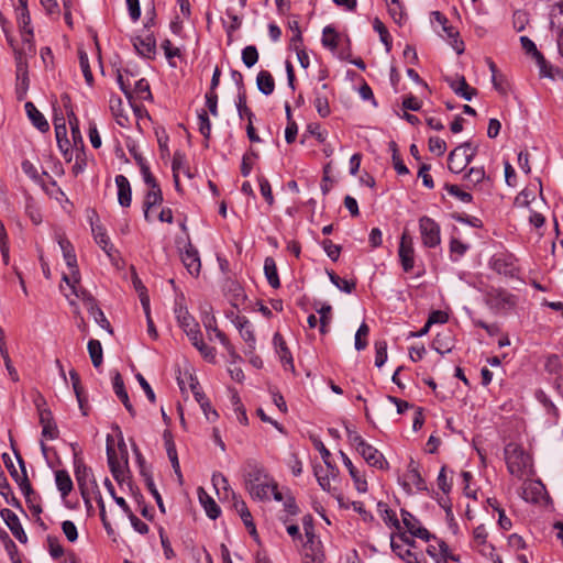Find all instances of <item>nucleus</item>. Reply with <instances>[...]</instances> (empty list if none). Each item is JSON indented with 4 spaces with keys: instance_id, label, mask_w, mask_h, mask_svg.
<instances>
[{
    "instance_id": "obj_1",
    "label": "nucleus",
    "mask_w": 563,
    "mask_h": 563,
    "mask_svg": "<svg viewBox=\"0 0 563 563\" xmlns=\"http://www.w3.org/2000/svg\"><path fill=\"white\" fill-rule=\"evenodd\" d=\"M244 486L254 500H268L271 488H275V479L266 468L255 460H247L244 467Z\"/></svg>"
},
{
    "instance_id": "obj_2",
    "label": "nucleus",
    "mask_w": 563,
    "mask_h": 563,
    "mask_svg": "<svg viewBox=\"0 0 563 563\" xmlns=\"http://www.w3.org/2000/svg\"><path fill=\"white\" fill-rule=\"evenodd\" d=\"M505 460L508 472L522 479L532 473L531 456L516 443H509L505 446Z\"/></svg>"
},
{
    "instance_id": "obj_3",
    "label": "nucleus",
    "mask_w": 563,
    "mask_h": 563,
    "mask_svg": "<svg viewBox=\"0 0 563 563\" xmlns=\"http://www.w3.org/2000/svg\"><path fill=\"white\" fill-rule=\"evenodd\" d=\"M75 477L80 489L81 497L86 505L90 504L92 496L98 493V485L93 477V474L89 467H87L82 461L75 460Z\"/></svg>"
},
{
    "instance_id": "obj_4",
    "label": "nucleus",
    "mask_w": 563,
    "mask_h": 563,
    "mask_svg": "<svg viewBox=\"0 0 563 563\" xmlns=\"http://www.w3.org/2000/svg\"><path fill=\"white\" fill-rule=\"evenodd\" d=\"M477 145L472 142H464L456 146L448 157L449 169L455 174L461 173L477 154Z\"/></svg>"
},
{
    "instance_id": "obj_5",
    "label": "nucleus",
    "mask_w": 563,
    "mask_h": 563,
    "mask_svg": "<svg viewBox=\"0 0 563 563\" xmlns=\"http://www.w3.org/2000/svg\"><path fill=\"white\" fill-rule=\"evenodd\" d=\"M227 318L231 320L241 338L246 344L245 354H253L256 350V336L251 321L244 316H238L233 312H228Z\"/></svg>"
},
{
    "instance_id": "obj_6",
    "label": "nucleus",
    "mask_w": 563,
    "mask_h": 563,
    "mask_svg": "<svg viewBox=\"0 0 563 563\" xmlns=\"http://www.w3.org/2000/svg\"><path fill=\"white\" fill-rule=\"evenodd\" d=\"M419 232L423 246L433 249L441 243V229L438 222L428 216L419 219Z\"/></svg>"
},
{
    "instance_id": "obj_7",
    "label": "nucleus",
    "mask_w": 563,
    "mask_h": 563,
    "mask_svg": "<svg viewBox=\"0 0 563 563\" xmlns=\"http://www.w3.org/2000/svg\"><path fill=\"white\" fill-rule=\"evenodd\" d=\"M202 323L206 331L210 334L213 333L222 346L225 349L233 362L241 361V356L236 353L234 346L228 336L218 328L217 319L212 313L206 312L202 317Z\"/></svg>"
},
{
    "instance_id": "obj_8",
    "label": "nucleus",
    "mask_w": 563,
    "mask_h": 563,
    "mask_svg": "<svg viewBox=\"0 0 563 563\" xmlns=\"http://www.w3.org/2000/svg\"><path fill=\"white\" fill-rule=\"evenodd\" d=\"M15 456H16L18 463L21 467V472H18V470L15 468V466L13 464L11 456L8 453L2 454V460L4 462L5 467L8 468L9 473H10L11 477L20 486L22 493L25 496H29L33 490H32L31 484L27 479L24 461L16 452H15Z\"/></svg>"
},
{
    "instance_id": "obj_9",
    "label": "nucleus",
    "mask_w": 563,
    "mask_h": 563,
    "mask_svg": "<svg viewBox=\"0 0 563 563\" xmlns=\"http://www.w3.org/2000/svg\"><path fill=\"white\" fill-rule=\"evenodd\" d=\"M401 485L408 494L427 490V484L420 474L419 465L416 461L410 460L408 463Z\"/></svg>"
},
{
    "instance_id": "obj_10",
    "label": "nucleus",
    "mask_w": 563,
    "mask_h": 563,
    "mask_svg": "<svg viewBox=\"0 0 563 563\" xmlns=\"http://www.w3.org/2000/svg\"><path fill=\"white\" fill-rule=\"evenodd\" d=\"M488 306L498 311H505L516 306V297L501 288H493L487 292Z\"/></svg>"
},
{
    "instance_id": "obj_11",
    "label": "nucleus",
    "mask_w": 563,
    "mask_h": 563,
    "mask_svg": "<svg viewBox=\"0 0 563 563\" xmlns=\"http://www.w3.org/2000/svg\"><path fill=\"white\" fill-rule=\"evenodd\" d=\"M398 256L402 269L407 273L412 271L415 266V247L412 239L407 232H404L401 235Z\"/></svg>"
},
{
    "instance_id": "obj_12",
    "label": "nucleus",
    "mask_w": 563,
    "mask_h": 563,
    "mask_svg": "<svg viewBox=\"0 0 563 563\" xmlns=\"http://www.w3.org/2000/svg\"><path fill=\"white\" fill-rule=\"evenodd\" d=\"M180 260L191 276L197 277L201 269L199 252L190 243L180 251Z\"/></svg>"
},
{
    "instance_id": "obj_13",
    "label": "nucleus",
    "mask_w": 563,
    "mask_h": 563,
    "mask_svg": "<svg viewBox=\"0 0 563 563\" xmlns=\"http://www.w3.org/2000/svg\"><path fill=\"white\" fill-rule=\"evenodd\" d=\"M133 46L137 54L144 58H154L156 53V40L148 31L144 35L132 38Z\"/></svg>"
},
{
    "instance_id": "obj_14",
    "label": "nucleus",
    "mask_w": 563,
    "mask_h": 563,
    "mask_svg": "<svg viewBox=\"0 0 563 563\" xmlns=\"http://www.w3.org/2000/svg\"><path fill=\"white\" fill-rule=\"evenodd\" d=\"M91 231L95 242L102 249L110 261H114L118 255V251L107 234L106 229L100 224L91 223Z\"/></svg>"
},
{
    "instance_id": "obj_15",
    "label": "nucleus",
    "mask_w": 563,
    "mask_h": 563,
    "mask_svg": "<svg viewBox=\"0 0 563 563\" xmlns=\"http://www.w3.org/2000/svg\"><path fill=\"white\" fill-rule=\"evenodd\" d=\"M356 451L362 455V457L369 466L378 470H386L388 467V462L384 455L369 443L365 442Z\"/></svg>"
},
{
    "instance_id": "obj_16",
    "label": "nucleus",
    "mask_w": 563,
    "mask_h": 563,
    "mask_svg": "<svg viewBox=\"0 0 563 563\" xmlns=\"http://www.w3.org/2000/svg\"><path fill=\"white\" fill-rule=\"evenodd\" d=\"M179 325L187 334L188 339L192 344H195L198 340L202 338L200 328L198 322L195 320L192 316L188 313L187 310H180L177 316Z\"/></svg>"
},
{
    "instance_id": "obj_17",
    "label": "nucleus",
    "mask_w": 563,
    "mask_h": 563,
    "mask_svg": "<svg viewBox=\"0 0 563 563\" xmlns=\"http://www.w3.org/2000/svg\"><path fill=\"white\" fill-rule=\"evenodd\" d=\"M401 519L412 537L419 538L424 541H431L432 534L421 526L420 521L409 511L401 509Z\"/></svg>"
},
{
    "instance_id": "obj_18",
    "label": "nucleus",
    "mask_w": 563,
    "mask_h": 563,
    "mask_svg": "<svg viewBox=\"0 0 563 563\" xmlns=\"http://www.w3.org/2000/svg\"><path fill=\"white\" fill-rule=\"evenodd\" d=\"M0 515L14 538L21 543H25L27 537L18 515L8 508L2 509Z\"/></svg>"
},
{
    "instance_id": "obj_19",
    "label": "nucleus",
    "mask_w": 563,
    "mask_h": 563,
    "mask_svg": "<svg viewBox=\"0 0 563 563\" xmlns=\"http://www.w3.org/2000/svg\"><path fill=\"white\" fill-rule=\"evenodd\" d=\"M107 456H108V464L110 467V471L113 475V477L117 481H123L128 467V457H126V451H124V454L119 459L117 456V453L113 449H111L109 445L107 446Z\"/></svg>"
},
{
    "instance_id": "obj_20",
    "label": "nucleus",
    "mask_w": 563,
    "mask_h": 563,
    "mask_svg": "<svg viewBox=\"0 0 563 563\" xmlns=\"http://www.w3.org/2000/svg\"><path fill=\"white\" fill-rule=\"evenodd\" d=\"M472 547L484 556L493 558L495 549L487 542V531L484 525H479L473 530Z\"/></svg>"
},
{
    "instance_id": "obj_21",
    "label": "nucleus",
    "mask_w": 563,
    "mask_h": 563,
    "mask_svg": "<svg viewBox=\"0 0 563 563\" xmlns=\"http://www.w3.org/2000/svg\"><path fill=\"white\" fill-rule=\"evenodd\" d=\"M313 106L321 118H327L331 113L329 104V86L322 84L320 87L314 89Z\"/></svg>"
},
{
    "instance_id": "obj_22",
    "label": "nucleus",
    "mask_w": 563,
    "mask_h": 563,
    "mask_svg": "<svg viewBox=\"0 0 563 563\" xmlns=\"http://www.w3.org/2000/svg\"><path fill=\"white\" fill-rule=\"evenodd\" d=\"M390 548L393 552L406 563H428L423 555L413 553L409 548H405L396 541L395 534L390 536Z\"/></svg>"
},
{
    "instance_id": "obj_23",
    "label": "nucleus",
    "mask_w": 563,
    "mask_h": 563,
    "mask_svg": "<svg viewBox=\"0 0 563 563\" xmlns=\"http://www.w3.org/2000/svg\"><path fill=\"white\" fill-rule=\"evenodd\" d=\"M446 82L455 95L467 101H471L476 95V89L472 88L463 76L456 75L455 77L446 78Z\"/></svg>"
},
{
    "instance_id": "obj_24",
    "label": "nucleus",
    "mask_w": 563,
    "mask_h": 563,
    "mask_svg": "<svg viewBox=\"0 0 563 563\" xmlns=\"http://www.w3.org/2000/svg\"><path fill=\"white\" fill-rule=\"evenodd\" d=\"M82 299L85 300V305L89 314L93 318L96 323L100 325L102 329L107 330L109 333H112L110 322L108 321L103 311L97 305L96 300L89 295H86V297H84Z\"/></svg>"
},
{
    "instance_id": "obj_25",
    "label": "nucleus",
    "mask_w": 563,
    "mask_h": 563,
    "mask_svg": "<svg viewBox=\"0 0 563 563\" xmlns=\"http://www.w3.org/2000/svg\"><path fill=\"white\" fill-rule=\"evenodd\" d=\"M115 185L118 188V201L123 208L131 206L132 190L129 179L124 175L115 176Z\"/></svg>"
},
{
    "instance_id": "obj_26",
    "label": "nucleus",
    "mask_w": 563,
    "mask_h": 563,
    "mask_svg": "<svg viewBox=\"0 0 563 563\" xmlns=\"http://www.w3.org/2000/svg\"><path fill=\"white\" fill-rule=\"evenodd\" d=\"M273 344L275 347V352L278 355L280 362L284 364V366H289L290 368H294L292 355L280 333L276 332L274 334Z\"/></svg>"
},
{
    "instance_id": "obj_27",
    "label": "nucleus",
    "mask_w": 563,
    "mask_h": 563,
    "mask_svg": "<svg viewBox=\"0 0 563 563\" xmlns=\"http://www.w3.org/2000/svg\"><path fill=\"white\" fill-rule=\"evenodd\" d=\"M232 495H233V508L240 515L243 523L249 529L250 533L252 536H256V528H255L252 515H251L245 501L243 499L239 498L238 496H235L234 493H232Z\"/></svg>"
},
{
    "instance_id": "obj_28",
    "label": "nucleus",
    "mask_w": 563,
    "mask_h": 563,
    "mask_svg": "<svg viewBox=\"0 0 563 563\" xmlns=\"http://www.w3.org/2000/svg\"><path fill=\"white\" fill-rule=\"evenodd\" d=\"M163 201L162 190L158 185H153L148 187V190L145 195L144 199V218L146 221H151V209L153 207L159 206Z\"/></svg>"
},
{
    "instance_id": "obj_29",
    "label": "nucleus",
    "mask_w": 563,
    "mask_h": 563,
    "mask_svg": "<svg viewBox=\"0 0 563 563\" xmlns=\"http://www.w3.org/2000/svg\"><path fill=\"white\" fill-rule=\"evenodd\" d=\"M25 112L32 122V124L41 132L45 133L49 130V124L45 117L37 110L35 104L31 101H27L24 104Z\"/></svg>"
},
{
    "instance_id": "obj_30",
    "label": "nucleus",
    "mask_w": 563,
    "mask_h": 563,
    "mask_svg": "<svg viewBox=\"0 0 563 563\" xmlns=\"http://www.w3.org/2000/svg\"><path fill=\"white\" fill-rule=\"evenodd\" d=\"M340 456L342 459L343 464L347 468L350 476L352 477L355 488L358 493H365L367 490V482L363 478L356 467L353 465L351 459L343 452L340 451Z\"/></svg>"
},
{
    "instance_id": "obj_31",
    "label": "nucleus",
    "mask_w": 563,
    "mask_h": 563,
    "mask_svg": "<svg viewBox=\"0 0 563 563\" xmlns=\"http://www.w3.org/2000/svg\"><path fill=\"white\" fill-rule=\"evenodd\" d=\"M225 294L234 308H239L246 300V295L238 282H229L225 287Z\"/></svg>"
},
{
    "instance_id": "obj_32",
    "label": "nucleus",
    "mask_w": 563,
    "mask_h": 563,
    "mask_svg": "<svg viewBox=\"0 0 563 563\" xmlns=\"http://www.w3.org/2000/svg\"><path fill=\"white\" fill-rule=\"evenodd\" d=\"M198 498L207 516L210 519L214 520L220 516V507L217 505L214 499L211 496H209L201 487L198 489Z\"/></svg>"
},
{
    "instance_id": "obj_33",
    "label": "nucleus",
    "mask_w": 563,
    "mask_h": 563,
    "mask_svg": "<svg viewBox=\"0 0 563 563\" xmlns=\"http://www.w3.org/2000/svg\"><path fill=\"white\" fill-rule=\"evenodd\" d=\"M113 390L118 398L122 401L125 409L130 412L131 416H135V410L129 399V395L125 390L123 379L119 373L113 377Z\"/></svg>"
},
{
    "instance_id": "obj_34",
    "label": "nucleus",
    "mask_w": 563,
    "mask_h": 563,
    "mask_svg": "<svg viewBox=\"0 0 563 563\" xmlns=\"http://www.w3.org/2000/svg\"><path fill=\"white\" fill-rule=\"evenodd\" d=\"M256 85L258 90L265 96H269L274 92L275 81L272 74L267 70H261L257 74Z\"/></svg>"
},
{
    "instance_id": "obj_35",
    "label": "nucleus",
    "mask_w": 563,
    "mask_h": 563,
    "mask_svg": "<svg viewBox=\"0 0 563 563\" xmlns=\"http://www.w3.org/2000/svg\"><path fill=\"white\" fill-rule=\"evenodd\" d=\"M306 538H307V541L305 544L306 556L311 555L312 561L314 563H321L323 555L319 549L320 542L317 540V538L313 533V530H311L310 536H306Z\"/></svg>"
},
{
    "instance_id": "obj_36",
    "label": "nucleus",
    "mask_w": 563,
    "mask_h": 563,
    "mask_svg": "<svg viewBox=\"0 0 563 563\" xmlns=\"http://www.w3.org/2000/svg\"><path fill=\"white\" fill-rule=\"evenodd\" d=\"M468 187L481 186L485 181H489V177L486 175L484 167H472L465 174Z\"/></svg>"
},
{
    "instance_id": "obj_37",
    "label": "nucleus",
    "mask_w": 563,
    "mask_h": 563,
    "mask_svg": "<svg viewBox=\"0 0 563 563\" xmlns=\"http://www.w3.org/2000/svg\"><path fill=\"white\" fill-rule=\"evenodd\" d=\"M264 274L268 282V284L273 288H278L280 286V280L277 273V266L275 260L273 257H266L264 261Z\"/></svg>"
},
{
    "instance_id": "obj_38",
    "label": "nucleus",
    "mask_w": 563,
    "mask_h": 563,
    "mask_svg": "<svg viewBox=\"0 0 563 563\" xmlns=\"http://www.w3.org/2000/svg\"><path fill=\"white\" fill-rule=\"evenodd\" d=\"M55 483L63 497H66L73 489V481L65 470L55 473Z\"/></svg>"
},
{
    "instance_id": "obj_39",
    "label": "nucleus",
    "mask_w": 563,
    "mask_h": 563,
    "mask_svg": "<svg viewBox=\"0 0 563 563\" xmlns=\"http://www.w3.org/2000/svg\"><path fill=\"white\" fill-rule=\"evenodd\" d=\"M21 38H22V47L16 48L15 44L13 43L12 49L14 51V54L16 55L18 51L22 52V57L25 58L27 53L34 52V44H33V30L26 29V30H20Z\"/></svg>"
},
{
    "instance_id": "obj_40",
    "label": "nucleus",
    "mask_w": 563,
    "mask_h": 563,
    "mask_svg": "<svg viewBox=\"0 0 563 563\" xmlns=\"http://www.w3.org/2000/svg\"><path fill=\"white\" fill-rule=\"evenodd\" d=\"M34 404H35V406L37 408L38 420H40V424L42 427H44V426H46L48 423L54 422V418H53L52 411L49 409L45 408L46 401L43 398V396L37 395V397L34 399Z\"/></svg>"
},
{
    "instance_id": "obj_41",
    "label": "nucleus",
    "mask_w": 563,
    "mask_h": 563,
    "mask_svg": "<svg viewBox=\"0 0 563 563\" xmlns=\"http://www.w3.org/2000/svg\"><path fill=\"white\" fill-rule=\"evenodd\" d=\"M87 347L92 365L96 368L100 367L103 362V351L100 341L91 339L89 340Z\"/></svg>"
},
{
    "instance_id": "obj_42",
    "label": "nucleus",
    "mask_w": 563,
    "mask_h": 563,
    "mask_svg": "<svg viewBox=\"0 0 563 563\" xmlns=\"http://www.w3.org/2000/svg\"><path fill=\"white\" fill-rule=\"evenodd\" d=\"M442 31L444 32L448 40L451 41L452 47L460 55L464 52V43L460 40L459 32L451 25L449 22L442 26Z\"/></svg>"
},
{
    "instance_id": "obj_43",
    "label": "nucleus",
    "mask_w": 563,
    "mask_h": 563,
    "mask_svg": "<svg viewBox=\"0 0 563 563\" xmlns=\"http://www.w3.org/2000/svg\"><path fill=\"white\" fill-rule=\"evenodd\" d=\"M62 279L69 286L73 295H75L77 298L86 297L87 292L84 289H81V287L79 286V283H80V273L79 272H77V276H76V278H74L73 271H69L68 274L63 275Z\"/></svg>"
},
{
    "instance_id": "obj_44",
    "label": "nucleus",
    "mask_w": 563,
    "mask_h": 563,
    "mask_svg": "<svg viewBox=\"0 0 563 563\" xmlns=\"http://www.w3.org/2000/svg\"><path fill=\"white\" fill-rule=\"evenodd\" d=\"M15 62H16V77H18V80L20 81L21 87H23V89H26L27 85H29L27 70H26V60H25V58L22 57V52L21 51L16 52V59H15Z\"/></svg>"
},
{
    "instance_id": "obj_45",
    "label": "nucleus",
    "mask_w": 563,
    "mask_h": 563,
    "mask_svg": "<svg viewBox=\"0 0 563 563\" xmlns=\"http://www.w3.org/2000/svg\"><path fill=\"white\" fill-rule=\"evenodd\" d=\"M236 110L239 113V117L241 119H247V121H251L254 119V113L251 111V109L246 104V96L244 91H239L236 101H235Z\"/></svg>"
},
{
    "instance_id": "obj_46",
    "label": "nucleus",
    "mask_w": 563,
    "mask_h": 563,
    "mask_svg": "<svg viewBox=\"0 0 563 563\" xmlns=\"http://www.w3.org/2000/svg\"><path fill=\"white\" fill-rule=\"evenodd\" d=\"M164 439H165V446H166L167 455H168V459H169V461H170V463L173 465V468L175 470V472L179 476H181V474H180V466H179V461H178L175 443L170 439V437H168L166 433L164 434Z\"/></svg>"
},
{
    "instance_id": "obj_47",
    "label": "nucleus",
    "mask_w": 563,
    "mask_h": 563,
    "mask_svg": "<svg viewBox=\"0 0 563 563\" xmlns=\"http://www.w3.org/2000/svg\"><path fill=\"white\" fill-rule=\"evenodd\" d=\"M331 283L345 294H351L355 289V282L339 277L334 272H328Z\"/></svg>"
},
{
    "instance_id": "obj_48",
    "label": "nucleus",
    "mask_w": 563,
    "mask_h": 563,
    "mask_svg": "<svg viewBox=\"0 0 563 563\" xmlns=\"http://www.w3.org/2000/svg\"><path fill=\"white\" fill-rule=\"evenodd\" d=\"M470 249V245L459 239L452 238L450 241L451 260L457 262Z\"/></svg>"
},
{
    "instance_id": "obj_49",
    "label": "nucleus",
    "mask_w": 563,
    "mask_h": 563,
    "mask_svg": "<svg viewBox=\"0 0 563 563\" xmlns=\"http://www.w3.org/2000/svg\"><path fill=\"white\" fill-rule=\"evenodd\" d=\"M388 7V12L393 20L401 24L405 19V10L399 0H385Z\"/></svg>"
},
{
    "instance_id": "obj_50",
    "label": "nucleus",
    "mask_w": 563,
    "mask_h": 563,
    "mask_svg": "<svg viewBox=\"0 0 563 563\" xmlns=\"http://www.w3.org/2000/svg\"><path fill=\"white\" fill-rule=\"evenodd\" d=\"M373 29L375 32L378 33L379 38H380L382 43L385 45L386 51L389 52L391 48V38L389 36V33H388L386 26L378 18H375L373 20Z\"/></svg>"
},
{
    "instance_id": "obj_51",
    "label": "nucleus",
    "mask_w": 563,
    "mask_h": 563,
    "mask_svg": "<svg viewBox=\"0 0 563 563\" xmlns=\"http://www.w3.org/2000/svg\"><path fill=\"white\" fill-rule=\"evenodd\" d=\"M161 46L162 49L164 51L165 57L167 58L169 66L176 67L174 58L180 56V49L174 46L170 40L167 38L162 42Z\"/></svg>"
},
{
    "instance_id": "obj_52",
    "label": "nucleus",
    "mask_w": 563,
    "mask_h": 563,
    "mask_svg": "<svg viewBox=\"0 0 563 563\" xmlns=\"http://www.w3.org/2000/svg\"><path fill=\"white\" fill-rule=\"evenodd\" d=\"M258 60V52L254 45L245 46L242 49V62L247 67H253Z\"/></svg>"
},
{
    "instance_id": "obj_53",
    "label": "nucleus",
    "mask_w": 563,
    "mask_h": 563,
    "mask_svg": "<svg viewBox=\"0 0 563 563\" xmlns=\"http://www.w3.org/2000/svg\"><path fill=\"white\" fill-rule=\"evenodd\" d=\"M445 190L449 192V195L455 197L464 203H471L473 201V196L468 191L463 190L457 185H446Z\"/></svg>"
},
{
    "instance_id": "obj_54",
    "label": "nucleus",
    "mask_w": 563,
    "mask_h": 563,
    "mask_svg": "<svg viewBox=\"0 0 563 563\" xmlns=\"http://www.w3.org/2000/svg\"><path fill=\"white\" fill-rule=\"evenodd\" d=\"M314 476L323 490H331V478L333 477L330 472H324L321 466H314Z\"/></svg>"
},
{
    "instance_id": "obj_55",
    "label": "nucleus",
    "mask_w": 563,
    "mask_h": 563,
    "mask_svg": "<svg viewBox=\"0 0 563 563\" xmlns=\"http://www.w3.org/2000/svg\"><path fill=\"white\" fill-rule=\"evenodd\" d=\"M322 44L324 47L335 49L338 47V34L335 30L328 25L322 32Z\"/></svg>"
},
{
    "instance_id": "obj_56",
    "label": "nucleus",
    "mask_w": 563,
    "mask_h": 563,
    "mask_svg": "<svg viewBox=\"0 0 563 563\" xmlns=\"http://www.w3.org/2000/svg\"><path fill=\"white\" fill-rule=\"evenodd\" d=\"M520 43H521L523 51L527 54L532 55L539 63L544 62L542 54L538 51V48L532 40H530L528 36H521Z\"/></svg>"
},
{
    "instance_id": "obj_57",
    "label": "nucleus",
    "mask_w": 563,
    "mask_h": 563,
    "mask_svg": "<svg viewBox=\"0 0 563 563\" xmlns=\"http://www.w3.org/2000/svg\"><path fill=\"white\" fill-rule=\"evenodd\" d=\"M375 365L379 368L387 361V343L386 341H376L375 342Z\"/></svg>"
},
{
    "instance_id": "obj_58",
    "label": "nucleus",
    "mask_w": 563,
    "mask_h": 563,
    "mask_svg": "<svg viewBox=\"0 0 563 563\" xmlns=\"http://www.w3.org/2000/svg\"><path fill=\"white\" fill-rule=\"evenodd\" d=\"M79 64L87 85L92 86L93 76L90 69L88 55L85 52H79Z\"/></svg>"
},
{
    "instance_id": "obj_59",
    "label": "nucleus",
    "mask_w": 563,
    "mask_h": 563,
    "mask_svg": "<svg viewBox=\"0 0 563 563\" xmlns=\"http://www.w3.org/2000/svg\"><path fill=\"white\" fill-rule=\"evenodd\" d=\"M429 151L437 156H442L446 151V143L439 136H430L429 137Z\"/></svg>"
},
{
    "instance_id": "obj_60",
    "label": "nucleus",
    "mask_w": 563,
    "mask_h": 563,
    "mask_svg": "<svg viewBox=\"0 0 563 563\" xmlns=\"http://www.w3.org/2000/svg\"><path fill=\"white\" fill-rule=\"evenodd\" d=\"M198 126H199V132L206 139H208L210 136V133H211V122L209 120V117H208V113H207L206 110H201L198 113Z\"/></svg>"
},
{
    "instance_id": "obj_61",
    "label": "nucleus",
    "mask_w": 563,
    "mask_h": 563,
    "mask_svg": "<svg viewBox=\"0 0 563 563\" xmlns=\"http://www.w3.org/2000/svg\"><path fill=\"white\" fill-rule=\"evenodd\" d=\"M257 180L262 196L265 198L267 203L272 206L274 203V196L268 179L264 176H258Z\"/></svg>"
},
{
    "instance_id": "obj_62",
    "label": "nucleus",
    "mask_w": 563,
    "mask_h": 563,
    "mask_svg": "<svg viewBox=\"0 0 563 563\" xmlns=\"http://www.w3.org/2000/svg\"><path fill=\"white\" fill-rule=\"evenodd\" d=\"M380 507H384V515L382 517H383V520L385 521V523L398 529L399 520L396 517V514L391 509H389L387 504H385V503L379 501L377 504V508H380Z\"/></svg>"
},
{
    "instance_id": "obj_63",
    "label": "nucleus",
    "mask_w": 563,
    "mask_h": 563,
    "mask_svg": "<svg viewBox=\"0 0 563 563\" xmlns=\"http://www.w3.org/2000/svg\"><path fill=\"white\" fill-rule=\"evenodd\" d=\"M368 332H369L368 325L365 322H363L355 333L354 345L357 351H362L367 346V342L365 340H362V338L366 336L368 334Z\"/></svg>"
},
{
    "instance_id": "obj_64",
    "label": "nucleus",
    "mask_w": 563,
    "mask_h": 563,
    "mask_svg": "<svg viewBox=\"0 0 563 563\" xmlns=\"http://www.w3.org/2000/svg\"><path fill=\"white\" fill-rule=\"evenodd\" d=\"M192 345H194V346H195V347H196V349L201 353V355H202L206 360H208V361H210V362L214 361V358H216V350H214L213 347H211V346L207 345V344L203 342L202 338H201L200 340H198V341H197L195 344H192Z\"/></svg>"
}]
</instances>
